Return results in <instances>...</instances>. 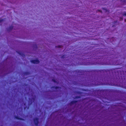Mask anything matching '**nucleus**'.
<instances>
[{"label": "nucleus", "instance_id": "0eeeda50", "mask_svg": "<svg viewBox=\"0 0 126 126\" xmlns=\"http://www.w3.org/2000/svg\"><path fill=\"white\" fill-rule=\"evenodd\" d=\"M78 102V100H73L72 101L70 102V104L71 105H73L75 103H77Z\"/></svg>", "mask_w": 126, "mask_h": 126}, {"label": "nucleus", "instance_id": "412c9836", "mask_svg": "<svg viewBox=\"0 0 126 126\" xmlns=\"http://www.w3.org/2000/svg\"><path fill=\"white\" fill-rule=\"evenodd\" d=\"M125 21H126V19H125Z\"/></svg>", "mask_w": 126, "mask_h": 126}, {"label": "nucleus", "instance_id": "6e6552de", "mask_svg": "<svg viewBox=\"0 0 126 126\" xmlns=\"http://www.w3.org/2000/svg\"><path fill=\"white\" fill-rule=\"evenodd\" d=\"M13 28V26H11L9 27L7 29V31H10L12 30Z\"/></svg>", "mask_w": 126, "mask_h": 126}, {"label": "nucleus", "instance_id": "7ed1b4c3", "mask_svg": "<svg viewBox=\"0 0 126 126\" xmlns=\"http://www.w3.org/2000/svg\"><path fill=\"white\" fill-rule=\"evenodd\" d=\"M29 100L30 101V102H29V105H31L32 104V99L33 101H34L35 100V98H32V99H31L30 98H29Z\"/></svg>", "mask_w": 126, "mask_h": 126}, {"label": "nucleus", "instance_id": "5701e85b", "mask_svg": "<svg viewBox=\"0 0 126 126\" xmlns=\"http://www.w3.org/2000/svg\"><path fill=\"white\" fill-rule=\"evenodd\" d=\"M1 126H3L2 125H1Z\"/></svg>", "mask_w": 126, "mask_h": 126}, {"label": "nucleus", "instance_id": "f3484780", "mask_svg": "<svg viewBox=\"0 0 126 126\" xmlns=\"http://www.w3.org/2000/svg\"><path fill=\"white\" fill-rule=\"evenodd\" d=\"M26 107H24V110H25V109H26Z\"/></svg>", "mask_w": 126, "mask_h": 126}, {"label": "nucleus", "instance_id": "1a4fd4ad", "mask_svg": "<svg viewBox=\"0 0 126 126\" xmlns=\"http://www.w3.org/2000/svg\"><path fill=\"white\" fill-rule=\"evenodd\" d=\"M24 74L25 75H27L29 74V73L28 72H24Z\"/></svg>", "mask_w": 126, "mask_h": 126}, {"label": "nucleus", "instance_id": "9b49d317", "mask_svg": "<svg viewBox=\"0 0 126 126\" xmlns=\"http://www.w3.org/2000/svg\"><path fill=\"white\" fill-rule=\"evenodd\" d=\"M80 96H77L75 97V98L76 99H78L80 98Z\"/></svg>", "mask_w": 126, "mask_h": 126}, {"label": "nucleus", "instance_id": "9d476101", "mask_svg": "<svg viewBox=\"0 0 126 126\" xmlns=\"http://www.w3.org/2000/svg\"><path fill=\"white\" fill-rule=\"evenodd\" d=\"M34 48H35V47L36 48L35 49L37 48V45H36L35 44V45H34Z\"/></svg>", "mask_w": 126, "mask_h": 126}, {"label": "nucleus", "instance_id": "423d86ee", "mask_svg": "<svg viewBox=\"0 0 126 126\" xmlns=\"http://www.w3.org/2000/svg\"><path fill=\"white\" fill-rule=\"evenodd\" d=\"M51 89H54L56 90L57 89H59L60 90L61 88L58 86H52L51 87Z\"/></svg>", "mask_w": 126, "mask_h": 126}, {"label": "nucleus", "instance_id": "4be33fe9", "mask_svg": "<svg viewBox=\"0 0 126 126\" xmlns=\"http://www.w3.org/2000/svg\"><path fill=\"white\" fill-rule=\"evenodd\" d=\"M99 11H100V10H99Z\"/></svg>", "mask_w": 126, "mask_h": 126}, {"label": "nucleus", "instance_id": "ddd939ff", "mask_svg": "<svg viewBox=\"0 0 126 126\" xmlns=\"http://www.w3.org/2000/svg\"><path fill=\"white\" fill-rule=\"evenodd\" d=\"M52 80L55 83H56L57 82V81L55 80V79H52Z\"/></svg>", "mask_w": 126, "mask_h": 126}, {"label": "nucleus", "instance_id": "a211bd4d", "mask_svg": "<svg viewBox=\"0 0 126 126\" xmlns=\"http://www.w3.org/2000/svg\"><path fill=\"white\" fill-rule=\"evenodd\" d=\"M63 56H64V55H63V56H62V58H63Z\"/></svg>", "mask_w": 126, "mask_h": 126}, {"label": "nucleus", "instance_id": "f8f14e48", "mask_svg": "<svg viewBox=\"0 0 126 126\" xmlns=\"http://www.w3.org/2000/svg\"><path fill=\"white\" fill-rule=\"evenodd\" d=\"M121 1L123 2H126V0H121Z\"/></svg>", "mask_w": 126, "mask_h": 126}, {"label": "nucleus", "instance_id": "2eb2a0df", "mask_svg": "<svg viewBox=\"0 0 126 126\" xmlns=\"http://www.w3.org/2000/svg\"><path fill=\"white\" fill-rule=\"evenodd\" d=\"M3 21V20L2 19H1V20H0V23H1L2 21Z\"/></svg>", "mask_w": 126, "mask_h": 126}, {"label": "nucleus", "instance_id": "dca6fc26", "mask_svg": "<svg viewBox=\"0 0 126 126\" xmlns=\"http://www.w3.org/2000/svg\"><path fill=\"white\" fill-rule=\"evenodd\" d=\"M123 15L126 16V12L124 13Z\"/></svg>", "mask_w": 126, "mask_h": 126}, {"label": "nucleus", "instance_id": "6ab92c4d", "mask_svg": "<svg viewBox=\"0 0 126 126\" xmlns=\"http://www.w3.org/2000/svg\"><path fill=\"white\" fill-rule=\"evenodd\" d=\"M29 108V107H27V109H28Z\"/></svg>", "mask_w": 126, "mask_h": 126}, {"label": "nucleus", "instance_id": "f03ea898", "mask_svg": "<svg viewBox=\"0 0 126 126\" xmlns=\"http://www.w3.org/2000/svg\"><path fill=\"white\" fill-rule=\"evenodd\" d=\"M31 62L33 64H38L40 62L39 61L38 59L32 60Z\"/></svg>", "mask_w": 126, "mask_h": 126}, {"label": "nucleus", "instance_id": "b1692460", "mask_svg": "<svg viewBox=\"0 0 126 126\" xmlns=\"http://www.w3.org/2000/svg\"><path fill=\"white\" fill-rule=\"evenodd\" d=\"M45 126H46V125Z\"/></svg>", "mask_w": 126, "mask_h": 126}, {"label": "nucleus", "instance_id": "aec40b11", "mask_svg": "<svg viewBox=\"0 0 126 126\" xmlns=\"http://www.w3.org/2000/svg\"><path fill=\"white\" fill-rule=\"evenodd\" d=\"M24 105H26V103H24Z\"/></svg>", "mask_w": 126, "mask_h": 126}, {"label": "nucleus", "instance_id": "39448f33", "mask_svg": "<svg viewBox=\"0 0 126 126\" xmlns=\"http://www.w3.org/2000/svg\"><path fill=\"white\" fill-rule=\"evenodd\" d=\"M15 118L19 120H22V121H24V119L23 118H20L17 116H15Z\"/></svg>", "mask_w": 126, "mask_h": 126}, {"label": "nucleus", "instance_id": "f257e3e1", "mask_svg": "<svg viewBox=\"0 0 126 126\" xmlns=\"http://www.w3.org/2000/svg\"><path fill=\"white\" fill-rule=\"evenodd\" d=\"M33 121L35 125L36 126H38L39 124V119L38 117L34 118L33 119Z\"/></svg>", "mask_w": 126, "mask_h": 126}, {"label": "nucleus", "instance_id": "4468645a", "mask_svg": "<svg viewBox=\"0 0 126 126\" xmlns=\"http://www.w3.org/2000/svg\"><path fill=\"white\" fill-rule=\"evenodd\" d=\"M61 46L59 45L57 46H56V47H58L59 48H60L61 47Z\"/></svg>", "mask_w": 126, "mask_h": 126}, {"label": "nucleus", "instance_id": "20e7f679", "mask_svg": "<svg viewBox=\"0 0 126 126\" xmlns=\"http://www.w3.org/2000/svg\"><path fill=\"white\" fill-rule=\"evenodd\" d=\"M17 53L18 54H19L20 55L24 57L25 56V54L21 52L20 51H16Z\"/></svg>", "mask_w": 126, "mask_h": 126}]
</instances>
